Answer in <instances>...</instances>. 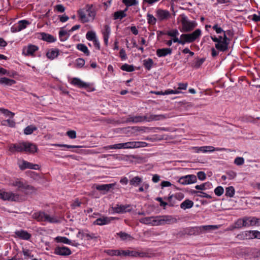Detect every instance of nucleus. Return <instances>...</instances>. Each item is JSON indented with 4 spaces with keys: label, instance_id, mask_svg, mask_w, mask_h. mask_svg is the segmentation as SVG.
I'll list each match as a JSON object with an SVG mask.
<instances>
[{
    "label": "nucleus",
    "instance_id": "6ab92c4d",
    "mask_svg": "<svg viewBox=\"0 0 260 260\" xmlns=\"http://www.w3.org/2000/svg\"><path fill=\"white\" fill-rule=\"evenodd\" d=\"M144 116H140V115H136V116H132L128 115L126 118V122H133V123H138L142 122L145 121L144 120Z\"/></svg>",
    "mask_w": 260,
    "mask_h": 260
},
{
    "label": "nucleus",
    "instance_id": "7c9ffc66",
    "mask_svg": "<svg viewBox=\"0 0 260 260\" xmlns=\"http://www.w3.org/2000/svg\"><path fill=\"white\" fill-rule=\"evenodd\" d=\"M200 234L202 232L206 231H211L216 230L218 228V226L217 225H203L198 226Z\"/></svg>",
    "mask_w": 260,
    "mask_h": 260
},
{
    "label": "nucleus",
    "instance_id": "864d4df0",
    "mask_svg": "<svg viewBox=\"0 0 260 260\" xmlns=\"http://www.w3.org/2000/svg\"><path fill=\"white\" fill-rule=\"evenodd\" d=\"M180 38L182 39V45L191 43L188 34H183L180 36Z\"/></svg>",
    "mask_w": 260,
    "mask_h": 260
},
{
    "label": "nucleus",
    "instance_id": "bb28decb",
    "mask_svg": "<svg viewBox=\"0 0 260 260\" xmlns=\"http://www.w3.org/2000/svg\"><path fill=\"white\" fill-rule=\"evenodd\" d=\"M196 151L197 152H202L204 153L208 152H213L216 150V148L213 147V146H202V147H197L194 148Z\"/></svg>",
    "mask_w": 260,
    "mask_h": 260
},
{
    "label": "nucleus",
    "instance_id": "338daca9",
    "mask_svg": "<svg viewBox=\"0 0 260 260\" xmlns=\"http://www.w3.org/2000/svg\"><path fill=\"white\" fill-rule=\"evenodd\" d=\"M76 67L81 68L85 64V60L81 58H78L76 60Z\"/></svg>",
    "mask_w": 260,
    "mask_h": 260
},
{
    "label": "nucleus",
    "instance_id": "4468645a",
    "mask_svg": "<svg viewBox=\"0 0 260 260\" xmlns=\"http://www.w3.org/2000/svg\"><path fill=\"white\" fill-rule=\"evenodd\" d=\"M115 219L112 217L103 216L96 219L93 222L94 224L99 225H103L110 223L113 220Z\"/></svg>",
    "mask_w": 260,
    "mask_h": 260
},
{
    "label": "nucleus",
    "instance_id": "423d86ee",
    "mask_svg": "<svg viewBox=\"0 0 260 260\" xmlns=\"http://www.w3.org/2000/svg\"><path fill=\"white\" fill-rule=\"evenodd\" d=\"M156 17L159 21L161 22L169 19L171 17V14L167 10L158 9L156 10Z\"/></svg>",
    "mask_w": 260,
    "mask_h": 260
},
{
    "label": "nucleus",
    "instance_id": "f3484780",
    "mask_svg": "<svg viewBox=\"0 0 260 260\" xmlns=\"http://www.w3.org/2000/svg\"><path fill=\"white\" fill-rule=\"evenodd\" d=\"M19 167L20 169L22 170H25L26 169H30L34 170H37L39 169L38 165L33 164L25 160H23L21 163H20L19 164Z\"/></svg>",
    "mask_w": 260,
    "mask_h": 260
},
{
    "label": "nucleus",
    "instance_id": "ddd939ff",
    "mask_svg": "<svg viewBox=\"0 0 260 260\" xmlns=\"http://www.w3.org/2000/svg\"><path fill=\"white\" fill-rule=\"evenodd\" d=\"M38 50V47L37 46L30 44L23 48L22 53L25 56H32Z\"/></svg>",
    "mask_w": 260,
    "mask_h": 260
},
{
    "label": "nucleus",
    "instance_id": "37998d69",
    "mask_svg": "<svg viewBox=\"0 0 260 260\" xmlns=\"http://www.w3.org/2000/svg\"><path fill=\"white\" fill-rule=\"evenodd\" d=\"M77 48L80 51L84 52L86 55L88 56L89 55V51L85 45L83 44H78L77 45Z\"/></svg>",
    "mask_w": 260,
    "mask_h": 260
},
{
    "label": "nucleus",
    "instance_id": "4d7b16f0",
    "mask_svg": "<svg viewBox=\"0 0 260 260\" xmlns=\"http://www.w3.org/2000/svg\"><path fill=\"white\" fill-rule=\"evenodd\" d=\"M122 3L127 7H131L138 5L137 0H122Z\"/></svg>",
    "mask_w": 260,
    "mask_h": 260
},
{
    "label": "nucleus",
    "instance_id": "ea45409f",
    "mask_svg": "<svg viewBox=\"0 0 260 260\" xmlns=\"http://www.w3.org/2000/svg\"><path fill=\"white\" fill-rule=\"evenodd\" d=\"M246 222L244 220V217L243 218L238 219L235 223L234 229H239L242 227H246Z\"/></svg>",
    "mask_w": 260,
    "mask_h": 260
},
{
    "label": "nucleus",
    "instance_id": "393cba45",
    "mask_svg": "<svg viewBox=\"0 0 260 260\" xmlns=\"http://www.w3.org/2000/svg\"><path fill=\"white\" fill-rule=\"evenodd\" d=\"M86 12L87 13V16L88 17L89 20H93L95 16V12L93 9L92 6L87 5L85 7Z\"/></svg>",
    "mask_w": 260,
    "mask_h": 260
},
{
    "label": "nucleus",
    "instance_id": "c756f323",
    "mask_svg": "<svg viewBox=\"0 0 260 260\" xmlns=\"http://www.w3.org/2000/svg\"><path fill=\"white\" fill-rule=\"evenodd\" d=\"M191 43L195 41L200 38L202 34V31L200 29H197L192 33L188 34Z\"/></svg>",
    "mask_w": 260,
    "mask_h": 260
},
{
    "label": "nucleus",
    "instance_id": "39448f33",
    "mask_svg": "<svg viewBox=\"0 0 260 260\" xmlns=\"http://www.w3.org/2000/svg\"><path fill=\"white\" fill-rule=\"evenodd\" d=\"M178 181L181 184L187 185L197 182V179L194 175H187L180 177Z\"/></svg>",
    "mask_w": 260,
    "mask_h": 260
},
{
    "label": "nucleus",
    "instance_id": "f704fd0d",
    "mask_svg": "<svg viewBox=\"0 0 260 260\" xmlns=\"http://www.w3.org/2000/svg\"><path fill=\"white\" fill-rule=\"evenodd\" d=\"M41 36L42 40L49 43L54 42L56 40L53 36L45 32L41 33Z\"/></svg>",
    "mask_w": 260,
    "mask_h": 260
},
{
    "label": "nucleus",
    "instance_id": "a18cd8bd",
    "mask_svg": "<svg viewBox=\"0 0 260 260\" xmlns=\"http://www.w3.org/2000/svg\"><path fill=\"white\" fill-rule=\"evenodd\" d=\"M173 197H174L176 199H177L179 201H181L184 198V196L183 193L180 192L176 193L174 195L169 196V197L168 198V200L169 202H171V200L173 198Z\"/></svg>",
    "mask_w": 260,
    "mask_h": 260
},
{
    "label": "nucleus",
    "instance_id": "4c0bfd02",
    "mask_svg": "<svg viewBox=\"0 0 260 260\" xmlns=\"http://www.w3.org/2000/svg\"><path fill=\"white\" fill-rule=\"evenodd\" d=\"M193 205V202L189 200H185L180 205V208L185 210L186 209L191 208Z\"/></svg>",
    "mask_w": 260,
    "mask_h": 260
},
{
    "label": "nucleus",
    "instance_id": "a878e982",
    "mask_svg": "<svg viewBox=\"0 0 260 260\" xmlns=\"http://www.w3.org/2000/svg\"><path fill=\"white\" fill-rule=\"evenodd\" d=\"M15 234L17 237L25 240H29L31 237V235L27 231L24 230L17 231L15 232Z\"/></svg>",
    "mask_w": 260,
    "mask_h": 260
},
{
    "label": "nucleus",
    "instance_id": "6e6552de",
    "mask_svg": "<svg viewBox=\"0 0 260 260\" xmlns=\"http://www.w3.org/2000/svg\"><path fill=\"white\" fill-rule=\"evenodd\" d=\"M54 253L61 256H68L71 254L72 252L70 248L65 246H57L54 249Z\"/></svg>",
    "mask_w": 260,
    "mask_h": 260
},
{
    "label": "nucleus",
    "instance_id": "de8ad7c7",
    "mask_svg": "<svg viewBox=\"0 0 260 260\" xmlns=\"http://www.w3.org/2000/svg\"><path fill=\"white\" fill-rule=\"evenodd\" d=\"M37 129V127L36 126L33 125H30L25 127V128L24 130V133L27 135H30Z\"/></svg>",
    "mask_w": 260,
    "mask_h": 260
},
{
    "label": "nucleus",
    "instance_id": "9b49d317",
    "mask_svg": "<svg viewBox=\"0 0 260 260\" xmlns=\"http://www.w3.org/2000/svg\"><path fill=\"white\" fill-rule=\"evenodd\" d=\"M77 237L81 239H83L84 237H86L88 240L95 239L98 238L95 234L92 233H88L87 231H79L77 234Z\"/></svg>",
    "mask_w": 260,
    "mask_h": 260
},
{
    "label": "nucleus",
    "instance_id": "4be33fe9",
    "mask_svg": "<svg viewBox=\"0 0 260 260\" xmlns=\"http://www.w3.org/2000/svg\"><path fill=\"white\" fill-rule=\"evenodd\" d=\"M244 220L245 221L246 225V227L249 226H254L258 223L259 218L255 217H244Z\"/></svg>",
    "mask_w": 260,
    "mask_h": 260
},
{
    "label": "nucleus",
    "instance_id": "2f4dec72",
    "mask_svg": "<svg viewBox=\"0 0 260 260\" xmlns=\"http://www.w3.org/2000/svg\"><path fill=\"white\" fill-rule=\"evenodd\" d=\"M16 83V81L10 79L6 77H2L0 78V84L6 86H12Z\"/></svg>",
    "mask_w": 260,
    "mask_h": 260
},
{
    "label": "nucleus",
    "instance_id": "b1692460",
    "mask_svg": "<svg viewBox=\"0 0 260 260\" xmlns=\"http://www.w3.org/2000/svg\"><path fill=\"white\" fill-rule=\"evenodd\" d=\"M172 49L171 48H162L158 49L156 50V55L158 57H165L168 55L172 54Z\"/></svg>",
    "mask_w": 260,
    "mask_h": 260
},
{
    "label": "nucleus",
    "instance_id": "9d476101",
    "mask_svg": "<svg viewBox=\"0 0 260 260\" xmlns=\"http://www.w3.org/2000/svg\"><path fill=\"white\" fill-rule=\"evenodd\" d=\"M167 117L165 115H155L151 113H147L144 115V120L145 121L151 122L152 121L162 120Z\"/></svg>",
    "mask_w": 260,
    "mask_h": 260
},
{
    "label": "nucleus",
    "instance_id": "2eb2a0df",
    "mask_svg": "<svg viewBox=\"0 0 260 260\" xmlns=\"http://www.w3.org/2000/svg\"><path fill=\"white\" fill-rule=\"evenodd\" d=\"M70 83L72 85L80 88H87L89 86L88 83L83 82L78 78H73Z\"/></svg>",
    "mask_w": 260,
    "mask_h": 260
},
{
    "label": "nucleus",
    "instance_id": "e2e57ef3",
    "mask_svg": "<svg viewBox=\"0 0 260 260\" xmlns=\"http://www.w3.org/2000/svg\"><path fill=\"white\" fill-rule=\"evenodd\" d=\"M210 185H211V183H209V182H206V183H203L201 185H197L195 186V188L197 189H199V190H205L206 189V186H208V187H209Z\"/></svg>",
    "mask_w": 260,
    "mask_h": 260
},
{
    "label": "nucleus",
    "instance_id": "3c124183",
    "mask_svg": "<svg viewBox=\"0 0 260 260\" xmlns=\"http://www.w3.org/2000/svg\"><path fill=\"white\" fill-rule=\"evenodd\" d=\"M55 240L57 242H61L67 244H71V241L65 237H57L55 238Z\"/></svg>",
    "mask_w": 260,
    "mask_h": 260
},
{
    "label": "nucleus",
    "instance_id": "49530a36",
    "mask_svg": "<svg viewBox=\"0 0 260 260\" xmlns=\"http://www.w3.org/2000/svg\"><path fill=\"white\" fill-rule=\"evenodd\" d=\"M124 145H125V143H119V144H114V145L107 146L105 147V148L106 149H122V148L125 149V146Z\"/></svg>",
    "mask_w": 260,
    "mask_h": 260
},
{
    "label": "nucleus",
    "instance_id": "dca6fc26",
    "mask_svg": "<svg viewBox=\"0 0 260 260\" xmlns=\"http://www.w3.org/2000/svg\"><path fill=\"white\" fill-rule=\"evenodd\" d=\"M25 147V142L18 144H12L10 145L9 147V150L13 153L24 151Z\"/></svg>",
    "mask_w": 260,
    "mask_h": 260
},
{
    "label": "nucleus",
    "instance_id": "79ce46f5",
    "mask_svg": "<svg viewBox=\"0 0 260 260\" xmlns=\"http://www.w3.org/2000/svg\"><path fill=\"white\" fill-rule=\"evenodd\" d=\"M69 36V33L66 30H61L59 31V37L61 42L67 40Z\"/></svg>",
    "mask_w": 260,
    "mask_h": 260
},
{
    "label": "nucleus",
    "instance_id": "aec40b11",
    "mask_svg": "<svg viewBox=\"0 0 260 260\" xmlns=\"http://www.w3.org/2000/svg\"><path fill=\"white\" fill-rule=\"evenodd\" d=\"M198 226L191 228H187L184 229L182 232H180L178 233L179 235H198L200 234Z\"/></svg>",
    "mask_w": 260,
    "mask_h": 260
},
{
    "label": "nucleus",
    "instance_id": "13d9d810",
    "mask_svg": "<svg viewBox=\"0 0 260 260\" xmlns=\"http://www.w3.org/2000/svg\"><path fill=\"white\" fill-rule=\"evenodd\" d=\"M0 74L1 75H7V76L13 77L15 75H16V73L15 72H13L12 74L9 73L7 70L5 69L0 67Z\"/></svg>",
    "mask_w": 260,
    "mask_h": 260
},
{
    "label": "nucleus",
    "instance_id": "c9c22d12",
    "mask_svg": "<svg viewBox=\"0 0 260 260\" xmlns=\"http://www.w3.org/2000/svg\"><path fill=\"white\" fill-rule=\"evenodd\" d=\"M228 45L229 43L220 42L216 43L215 46L218 51L224 52L228 50Z\"/></svg>",
    "mask_w": 260,
    "mask_h": 260
},
{
    "label": "nucleus",
    "instance_id": "cd10ccee",
    "mask_svg": "<svg viewBox=\"0 0 260 260\" xmlns=\"http://www.w3.org/2000/svg\"><path fill=\"white\" fill-rule=\"evenodd\" d=\"M24 151L29 153H34L37 151V146L32 143L25 142Z\"/></svg>",
    "mask_w": 260,
    "mask_h": 260
},
{
    "label": "nucleus",
    "instance_id": "69168bd1",
    "mask_svg": "<svg viewBox=\"0 0 260 260\" xmlns=\"http://www.w3.org/2000/svg\"><path fill=\"white\" fill-rule=\"evenodd\" d=\"M224 192V189L222 186H219L214 189L215 194L217 196H221Z\"/></svg>",
    "mask_w": 260,
    "mask_h": 260
},
{
    "label": "nucleus",
    "instance_id": "052dcab7",
    "mask_svg": "<svg viewBox=\"0 0 260 260\" xmlns=\"http://www.w3.org/2000/svg\"><path fill=\"white\" fill-rule=\"evenodd\" d=\"M0 112L4 114L5 115L9 116L10 118H13L15 115L14 113H13L9 110L4 108H0Z\"/></svg>",
    "mask_w": 260,
    "mask_h": 260
},
{
    "label": "nucleus",
    "instance_id": "8fccbe9b",
    "mask_svg": "<svg viewBox=\"0 0 260 260\" xmlns=\"http://www.w3.org/2000/svg\"><path fill=\"white\" fill-rule=\"evenodd\" d=\"M147 19L148 23L150 25H154L156 23L157 20L156 17H155L153 16V15L149 13L147 14Z\"/></svg>",
    "mask_w": 260,
    "mask_h": 260
},
{
    "label": "nucleus",
    "instance_id": "e433bc0d",
    "mask_svg": "<svg viewBox=\"0 0 260 260\" xmlns=\"http://www.w3.org/2000/svg\"><path fill=\"white\" fill-rule=\"evenodd\" d=\"M59 54V50L57 49H51L49 50L47 54V57L51 59H53L56 57Z\"/></svg>",
    "mask_w": 260,
    "mask_h": 260
},
{
    "label": "nucleus",
    "instance_id": "bf43d9fd",
    "mask_svg": "<svg viewBox=\"0 0 260 260\" xmlns=\"http://www.w3.org/2000/svg\"><path fill=\"white\" fill-rule=\"evenodd\" d=\"M86 39L89 41H94L96 38L95 33L92 31H89L86 35Z\"/></svg>",
    "mask_w": 260,
    "mask_h": 260
},
{
    "label": "nucleus",
    "instance_id": "5701e85b",
    "mask_svg": "<svg viewBox=\"0 0 260 260\" xmlns=\"http://www.w3.org/2000/svg\"><path fill=\"white\" fill-rule=\"evenodd\" d=\"M128 207H129V205H116L115 207H112V210L116 213H123L129 211V210H127V208Z\"/></svg>",
    "mask_w": 260,
    "mask_h": 260
},
{
    "label": "nucleus",
    "instance_id": "20e7f679",
    "mask_svg": "<svg viewBox=\"0 0 260 260\" xmlns=\"http://www.w3.org/2000/svg\"><path fill=\"white\" fill-rule=\"evenodd\" d=\"M157 225H164L165 224H171L176 223L177 220L171 215L157 216Z\"/></svg>",
    "mask_w": 260,
    "mask_h": 260
},
{
    "label": "nucleus",
    "instance_id": "6e6d98bb",
    "mask_svg": "<svg viewBox=\"0 0 260 260\" xmlns=\"http://www.w3.org/2000/svg\"><path fill=\"white\" fill-rule=\"evenodd\" d=\"M191 193H193V194L200 193V194H198V196H199L201 198H206L207 199H211L212 198V197L210 195L206 193L202 192V191L192 190V191H191Z\"/></svg>",
    "mask_w": 260,
    "mask_h": 260
},
{
    "label": "nucleus",
    "instance_id": "0eeeda50",
    "mask_svg": "<svg viewBox=\"0 0 260 260\" xmlns=\"http://www.w3.org/2000/svg\"><path fill=\"white\" fill-rule=\"evenodd\" d=\"M19 196L17 193H13L12 192L3 191L2 193V199L4 201H19Z\"/></svg>",
    "mask_w": 260,
    "mask_h": 260
},
{
    "label": "nucleus",
    "instance_id": "7ed1b4c3",
    "mask_svg": "<svg viewBox=\"0 0 260 260\" xmlns=\"http://www.w3.org/2000/svg\"><path fill=\"white\" fill-rule=\"evenodd\" d=\"M10 185L12 186L16 187L18 189L25 192V193L28 194L34 191V187L21 181L19 179H16L14 181L10 183Z\"/></svg>",
    "mask_w": 260,
    "mask_h": 260
},
{
    "label": "nucleus",
    "instance_id": "1a4fd4ad",
    "mask_svg": "<svg viewBox=\"0 0 260 260\" xmlns=\"http://www.w3.org/2000/svg\"><path fill=\"white\" fill-rule=\"evenodd\" d=\"M121 251V255L123 256H131L133 257H145L146 256L147 254L145 252H140L136 251L134 250H120Z\"/></svg>",
    "mask_w": 260,
    "mask_h": 260
},
{
    "label": "nucleus",
    "instance_id": "c85d7f7f",
    "mask_svg": "<svg viewBox=\"0 0 260 260\" xmlns=\"http://www.w3.org/2000/svg\"><path fill=\"white\" fill-rule=\"evenodd\" d=\"M115 185V183L106 184L98 185L96 186V189L100 191L105 190L109 191L111 188H112Z\"/></svg>",
    "mask_w": 260,
    "mask_h": 260
},
{
    "label": "nucleus",
    "instance_id": "f257e3e1",
    "mask_svg": "<svg viewBox=\"0 0 260 260\" xmlns=\"http://www.w3.org/2000/svg\"><path fill=\"white\" fill-rule=\"evenodd\" d=\"M181 18L182 28L180 30L181 32L191 31L197 26V23L195 21H190L185 15H181Z\"/></svg>",
    "mask_w": 260,
    "mask_h": 260
},
{
    "label": "nucleus",
    "instance_id": "0e129e2a",
    "mask_svg": "<svg viewBox=\"0 0 260 260\" xmlns=\"http://www.w3.org/2000/svg\"><path fill=\"white\" fill-rule=\"evenodd\" d=\"M179 32L177 29H173L168 31L166 34L171 37H177L179 35Z\"/></svg>",
    "mask_w": 260,
    "mask_h": 260
},
{
    "label": "nucleus",
    "instance_id": "412c9836",
    "mask_svg": "<svg viewBox=\"0 0 260 260\" xmlns=\"http://www.w3.org/2000/svg\"><path fill=\"white\" fill-rule=\"evenodd\" d=\"M78 14L79 15V19L82 23H86L89 21V19L87 16V13L85 8L79 10L78 11Z\"/></svg>",
    "mask_w": 260,
    "mask_h": 260
},
{
    "label": "nucleus",
    "instance_id": "680f3d73",
    "mask_svg": "<svg viewBox=\"0 0 260 260\" xmlns=\"http://www.w3.org/2000/svg\"><path fill=\"white\" fill-rule=\"evenodd\" d=\"M18 24L19 25V27H20V29H21L22 30L25 28L27 26V25H29L30 24V22L26 20H20L18 22Z\"/></svg>",
    "mask_w": 260,
    "mask_h": 260
},
{
    "label": "nucleus",
    "instance_id": "f8f14e48",
    "mask_svg": "<svg viewBox=\"0 0 260 260\" xmlns=\"http://www.w3.org/2000/svg\"><path fill=\"white\" fill-rule=\"evenodd\" d=\"M125 149H132L146 146L147 143L144 142H128L125 143Z\"/></svg>",
    "mask_w": 260,
    "mask_h": 260
},
{
    "label": "nucleus",
    "instance_id": "f03ea898",
    "mask_svg": "<svg viewBox=\"0 0 260 260\" xmlns=\"http://www.w3.org/2000/svg\"><path fill=\"white\" fill-rule=\"evenodd\" d=\"M32 217L38 221H47L50 223H57L58 220L54 216H50L44 212H38L34 213Z\"/></svg>",
    "mask_w": 260,
    "mask_h": 260
},
{
    "label": "nucleus",
    "instance_id": "603ef678",
    "mask_svg": "<svg viewBox=\"0 0 260 260\" xmlns=\"http://www.w3.org/2000/svg\"><path fill=\"white\" fill-rule=\"evenodd\" d=\"M105 252L110 256L121 255V251L120 250L108 249L105 250Z\"/></svg>",
    "mask_w": 260,
    "mask_h": 260
},
{
    "label": "nucleus",
    "instance_id": "c03bdc74",
    "mask_svg": "<svg viewBox=\"0 0 260 260\" xmlns=\"http://www.w3.org/2000/svg\"><path fill=\"white\" fill-rule=\"evenodd\" d=\"M1 124L4 126H8L11 127H14L15 126L16 123L14 120L9 119L2 121Z\"/></svg>",
    "mask_w": 260,
    "mask_h": 260
},
{
    "label": "nucleus",
    "instance_id": "09e8293b",
    "mask_svg": "<svg viewBox=\"0 0 260 260\" xmlns=\"http://www.w3.org/2000/svg\"><path fill=\"white\" fill-rule=\"evenodd\" d=\"M235 190L233 186H229L225 189V196L228 197H233L235 194Z\"/></svg>",
    "mask_w": 260,
    "mask_h": 260
},
{
    "label": "nucleus",
    "instance_id": "a19ab883",
    "mask_svg": "<svg viewBox=\"0 0 260 260\" xmlns=\"http://www.w3.org/2000/svg\"><path fill=\"white\" fill-rule=\"evenodd\" d=\"M142 182V179L139 177L136 176L131 179L129 181V184L131 185L137 186Z\"/></svg>",
    "mask_w": 260,
    "mask_h": 260
},
{
    "label": "nucleus",
    "instance_id": "a211bd4d",
    "mask_svg": "<svg viewBox=\"0 0 260 260\" xmlns=\"http://www.w3.org/2000/svg\"><path fill=\"white\" fill-rule=\"evenodd\" d=\"M157 216H151L147 217L142 218L140 219L141 223L146 224H151V225H157Z\"/></svg>",
    "mask_w": 260,
    "mask_h": 260
},
{
    "label": "nucleus",
    "instance_id": "5fc2aeb1",
    "mask_svg": "<svg viewBox=\"0 0 260 260\" xmlns=\"http://www.w3.org/2000/svg\"><path fill=\"white\" fill-rule=\"evenodd\" d=\"M120 69L122 71L129 72H133L135 70L134 67L133 65H129L127 63H125V64H123L121 67Z\"/></svg>",
    "mask_w": 260,
    "mask_h": 260
},
{
    "label": "nucleus",
    "instance_id": "473e14b6",
    "mask_svg": "<svg viewBox=\"0 0 260 260\" xmlns=\"http://www.w3.org/2000/svg\"><path fill=\"white\" fill-rule=\"evenodd\" d=\"M127 10V9L126 8L123 11H118L115 12L113 14V17L114 20L117 19H122V18H124L126 16V11Z\"/></svg>",
    "mask_w": 260,
    "mask_h": 260
},
{
    "label": "nucleus",
    "instance_id": "774afa93",
    "mask_svg": "<svg viewBox=\"0 0 260 260\" xmlns=\"http://www.w3.org/2000/svg\"><path fill=\"white\" fill-rule=\"evenodd\" d=\"M117 235L120 237V238L122 240H126V239L131 237L129 234L122 232H120L117 233Z\"/></svg>",
    "mask_w": 260,
    "mask_h": 260
},
{
    "label": "nucleus",
    "instance_id": "58836bf2",
    "mask_svg": "<svg viewBox=\"0 0 260 260\" xmlns=\"http://www.w3.org/2000/svg\"><path fill=\"white\" fill-rule=\"evenodd\" d=\"M154 62L151 58H148L143 60V66L145 68L149 71L152 68Z\"/></svg>",
    "mask_w": 260,
    "mask_h": 260
},
{
    "label": "nucleus",
    "instance_id": "72a5a7b5",
    "mask_svg": "<svg viewBox=\"0 0 260 260\" xmlns=\"http://www.w3.org/2000/svg\"><path fill=\"white\" fill-rule=\"evenodd\" d=\"M246 235L249 239L257 238L260 239V232L257 231H247Z\"/></svg>",
    "mask_w": 260,
    "mask_h": 260
}]
</instances>
